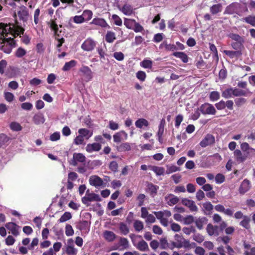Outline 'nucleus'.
<instances>
[{"instance_id": "nucleus-1", "label": "nucleus", "mask_w": 255, "mask_h": 255, "mask_svg": "<svg viewBox=\"0 0 255 255\" xmlns=\"http://www.w3.org/2000/svg\"><path fill=\"white\" fill-rule=\"evenodd\" d=\"M24 29L18 25H15L12 23L4 24L0 23V49L4 52L9 54L12 49L15 46V42L13 38H6L5 36L8 34L16 37L20 33H24Z\"/></svg>"}, {"instance_id": "nucleus-2", "label": "nucleus", "mask_w": 255, "mask_h": 255, "mask_svg": "<svg viewBox=\"0 0 255 255\" xmlns=\"http://www.w3.org/2000/svg\"><path fill=\"white\" fill-rule=\"evenodd\" d=\"M101 200L102 199L99 195L94 193H90L89 190H88L86 191L85 196L82 198V202L86 206H89L91 202H98L101 201Z\"/></svg>"}, {"instance_id": "nucleus-3", "label": "nucleus", "mask_w": 255, "mask_h": 255, "mask_svg": "<svg viewBox=\"0 0 255 255\" xmlns=\"http://www.w3.org/2000/svg\"><path fill=\"white\" fill-rule=\"evenodd\" d=\"M198 110L203 115H214L216 113L215 107L212 104L208 103L202 104Z\"/></svg>"}, {"instance_id": "nucleus-4", "label": "nucleus", "mask_w": 255, "mask_h": 255, "mask_svg": "<svg viewBox=\"0 0 255 255\" xmlns=\"http://www.w3.org/2000/svg\"><path fill=\"white\" fill-rule=\"evenodd\" d=\"M89 183L91 185L97 188L104 187L106 186V183L102 178L97 175H92L89 177Z\"/></svg>"}, {"instance_id": "nucleus-5", "label": "nucleus", "mask_w": 255, "mask_h": 255, "mask_svg": "<svg viewBox=\"0 0 255 255\" xmlns=\"http://www.w3.org/2000/svg\"><path fill=\"white\" fill-rule=\"evenodd\" d=\"M96 45V42L92 38H89L82 43L81 48L84 51H91L94 49Z\"/></svg>"}, {"instance_id": "nucleus-6", "label": "nucleus", "mask_w": 255, "mask_h": 255, "mask_svg": "<svg viewBox=\"0 0 255 255\" xmlns=\"http://www.w3.org/2000/svg\"><path fill=\"white\" fill-rule=\"evenodd\" d=\"M175 240L178 243H174V246L177 248H180L182 247L187 248L190 246L189 242L186 240L182 239L181 236L178 234H176L174 236Z\"/></svg>"}, {"instance_id": "nucleus-7", "label": "nucleus", "mask_w": 255, "mask_h": 255, "mask_svg": "<svg viewBox=\"0 0 255 255\" xmlns=\"http://www.w3.org/2000/svg\"><path fill=\"white\" fill-rule=\"evenodd\" d=\"M215 137L210 134H207L204 138L200 141V145L202 147H206L208 146L211 145L215 142Z\"/></svg>"}, {"instance_id": "nucleus-8", "label": "nucleus", "mask_w": 255, "mask_h": 255, "mask_svg": "<svg viewBox=\"0 0 255 255\" xmlns=\"http://www.w3.org/2000/svg\"><path fill=\"white\" fill-rule=\"evenodd\" d=\"M85 156L81 153H74L72 159L70 161V164L73 166H76L78 162L83 163L85 161Z\"/></svg>"}, {"instance_id": "nucleus-9", "label": "nucleus", "mask_w": 255, "mask_h": 255, "mask_svg": "<svg viewBox=\"0 0 255 255\" xmlns=\"http://www.w3.org/2000/svg\"><path fill=\"white\" fill-rule=\"evenodd\" d=\"M80 72L83 74L86 82L90 81L93 78V72L92 70L86 66H82L79 70Z\"/></svg>"}, {"instance_id": "nucleus-10", "label": "nucleus", "mask_w": 255, "mask_h": 255, "mask_svg": "<svg viewBox=\"0 0 255 255\" xmlns=\"http://www.w3.org/2000/svg\"><path fill=\"white\" fill-rule=\"evenodd\" d=\"M127 138L128 134L124 130L118 132L113 135L114 141L116 143H120L123 140H126Z\"/></svg>"}, {"instance_id": "nucleus-11", "label": "nucleus", "mask_w": 255, "mask_h": 255, "mask_svg": "<svg viewBox=\"0 0 255 255\" xmlns=\"http://www.w3.org/2000/svg\"><path fill=\"white\" fill-rule=\"evenodd\" d=\"M5 226L7 230L10 231L11 233L13 235L15 236L18 235V229L19 228V227L16 224L13 222H8L5 224Z\"/></svg>"}, {"instance_id": "nucleus-12", "label": "nucleus", "mask_w": 255, "mask_h": 255, "mask_svg": "<svg viewBox=\"0 0 255 255\" xmlns=\"http://www.w3.org/2000/svg\"><path fill=\"white\" fill-rule=\"evenodd\" d=\"M207 232L210 236H217L219 235V227L209 224L207 226Z\"/></svg>"}, {"instance_id": "nucleus-13", "label": "nucleus", "mask_w": 255, "mask_h": 255, "mask_svg": "<svg viewBox=\"0 0 255 255\" xmlns=\"http://www.w3.org/2000/svg\"><path fill=\"white\" fill-rule=\"evenodd\" d=\"M250 188V182L247 179H245L242 182L239 191L240 194H244L248 191Z\"/></svg>"}, {"instance_id": "nucleus-14", "label": "nucleus", "mask_w": 255, "mask_h": 255, "mask_svg": "<svg viewBox=\"0 0 255 255\" xmlns=\"http://www.w3.org/2000/svg\"><path fill=\"white\" fill-rule=\"evenodd\" d=\"M239 7L238 3H232L226 8L225 13L229 14L236 13L238 11Z\"/></svg>"}, {"instance_id": "nucleus-15", "label": "nucleus", "mask_w": 255, "mask_h": 255, "mask_svg": "<svg viewBox=\"0 0 255 255\" xmlns=\"http://www.w3.org/2000/svg\"><path fill=\"white\" fill-rule=\"evenodd\" d=\"M90 24H94L102 28H106L109 26V25L104 19L99 17L94 18L90 22Z\"/></svg>"}, {"instance_id": "nucleus-16", "label": "nucleus", "mask_w": 255, "mask_h": 255, "mask_svg": "<svg viewBox=\"0 0 255 255\" xmlns=\"http://www.w3.org/2000/svg\"><path fill=\"white\" fill-rule=\"evenodd\" d=\"M76 228L80 231L87 233L90 230V225L87 221H83L79 222L76 225Z\"/></svg>"}, {"instance_id": "nucleus-17", "label": "nucleus", "mask_w": 255, "mask_h": 255, "mask_svg": "<svg viewBox=\"0 0 255 255\" xmlns=\"http://www.w3.org/2000/svg\"><path fill=\"white\" fill-rule=\"evenodd\" d=\"M101 148V145L98 143H93L88 144L86 147V150L89 153L94 151H98Z\"/></svg>"}, {"instance_id": "nucleus-18", "label": "nucleus", "mask_w": 255, "mask_h": 255, "mask_svg": "<svg viewBox=\"0 0 255 255\" xmlns=\"http://www.w3.org/2000/svg\"><path fill=\"white\" fill-rule=\"evenodd\" d=\"M182 203L184 205L189 207L191 211H196L198 209L194 202L192 200L184 199L182 200Z\"/></svg>"}, {"instance_id": "nucleus-19", "label": "nucleus", "mask_w": 255, "mask_h": 255, "mask_svg": "<svg viewBox=\"0 0 255 255\" xmlns=\"http://www.w3.org/2000/svg\"><path fill=\"white\" fill-rule=\"evenodd\" d=\"M78 133L81 135L85 139H88L93 135L92 131L85 128L79 129Z\"/></svg>"}, {"instance_id": "nucleus-20", "label": "nucleus", "mask_w": 255, "mask_h": 255, "mask_svg": "<svg viewBox=\"0 0 255 255\" xmlns=\"http://www.w3.org/2000/svg\"><path fill=\"white\" fill-rule=\"evenodd\" d=\"M32 120L34 123L36 125L42 124L45 121L43 114L40 113L35 114Z\"/></svg>"}, {"instance_id": "nucleus-21", "label": "nucleus", "mask_w": 255, "mask_h": 255, "mask_svg": "<svg viewBox=\"0 0 255 255\" xmlns=\"http://www.w3.org/2000/svg\"><path fill=\"white\" fill-rule=\"evenodd\" d=\"M165 200L169 206H173L178 203L179 198L173 194H169L165 197Z\"/></svg>"}, {"instance_id": "nucleus-22", "label": "nucleus", "mask_w": 255, "mask_h": 255, "mask_svg": "<svg viewBox=\"0 0 255 255\" xmlns=\"http://www.w3.org/2000/svg\"><path fill=\"white\" fill-rule=\"evenodd\" d=\"M234 155L237 161L241 162L244 161L247 157V155L246 154H243L239 149H236L234 151Z\"/></svg>"}, {"instance_id": "nucleus-23", "label": "nucleus", "mask_w": 255, "mask_h": 255, "mask_svg": "<svg viewBox=\"0 0 255 255\" xmlns=\"http://www.w3.org/2000/svg\"><path fill=\"white\" fill-rule=\"evenodd\" d=\"M157 219L161 218L168 219L171 216V213L169 211L164 210L163 211L154 212Z\"/></svg>"}, {"instance_id": "nucleus-24", "label": "nucleus", "mask_w": 255, "mask_h": 255, "mask_svg": "<svg viewBox=\"0 0 255 255\" xmlns=\"http://www.w3.org/2000/svg\"><path fill=\"white\" fill-rule=\"evenodd\" d=\"M120 10L125 15H130L133 12L132 7L128 4H125L122 8H120Z\"/></svg>"}, {"instance_id": "nucleus-25", "label": "nucleus", "mask_w": 255, "mask_h": 255, "mask_svg": "<svg viewBox=\"0 0 255 255\" xmlns=\"http://www.w3.org/2000/svg\"><path fill=\"white\" fill-rule=\"evenodd\" d=\"M103 236L105 239L108 242H113L116 239V234L110 231H105L103 233Z\"/></svg>"}, {"instance_id": "nucleus-26", "label": "nucleus", "mask_w": 255, "mask_h": 255, "mask_svg": "<svg viewBox=\"0 0 255 255\" xmlns=\"http://www.w3.org/2000/svg\"><path fill=\"white\" fill-rule=\"evenodd\" d=\"M229 38L235 41L234 42L240 43H244L245 42V39L244 37L241 36L239 34L231 33L228 35Z\"/></svg>"}, {"instance_id": "nucleus-27", "label": "nucleus", "mask_w": 255, "mask_h": 255, "mask_svg": "<svg viewBox=\"0 0 255 255\" xmlns=\"http://www.w3.org/2000/svg\"><path fill=\"white\" fill-rule=\"evenodd\" d=\"M136 248L140 251L145 252L149 250L147 243L144 240L139 241L136 245Z\"/></svg>"}, {"instance_id": "nucleus-28", "label": "nucleus", "mask_w": 255, "mask_h": 255, "mask_svg": "<svg viewBox=\"0 0 255 255\" xmlns=\"http://www.w3.org/2000/svg\"><path fill=\"white\" fill-rule=\"evenodd\" d=\"M117 149L120 152L129 151L131 149L130 144L128 142L123 143L117 146Z\"/></svg>"}, {"instance_id": "nucleus-29", "label": "nucleus", "mask_w": 255, "mask_h": 255, "mask_svg": "<svg viewBox=\"0 0 255 255\" xmlns=\"http://www.w3.org/2000/svg\"><path fill=\"white\" fill-rule=\"evenodd\" d=\"M223 9L222 5L221 3H218L213 5L210 7V12L213 14H216L222 11Z\"/></svg>"}, {"instance_id": "nucleus-30", "label": "nucleus", "mask_w": 255, "mask_h": 255, "mask_svg": "<svg viewBox=\"0 0 255 255\" xmlns=\"http://www.w3.org/2000/svg\"><path fill=\"white\" fill-rule=\"evenodd\" d=\"M135 125L136 128H141L143 126L147 127L149 125L148 122L145 119H139L135 123Z\"/></svg>"}, {"instance_id": "nucleus-31", "label": "nucleus", "mask_w": 255, "mask_h": 255, "mask_svg": "<svg viewBox=\"0 0 255 255\" xmlns=\"http://www.w3.org/2000/svg\"><path fill=\"white\" fill-rule=\"evenodd\" d=\"M133 226L135 231L137 232L141 231L144 228L143 222L138 220H136L134 221Z\"/></svg>"}, {"instance_id": "nucleus-32", "label": "nucleus", "mask_w": 255, "mask_h": 255, "mask_svg": "<svg viewBox=\"0 0 255 255\" xmlns=\"http://www.w3.org/2000/svg\"><path fill=\"white\" fill-rule=\"evenodd\" d=\"M77 62L72 60L69 62L65 63L64 66L62 68V70L64 71H67L70 70L72 68L75 67L76 65Z\"/></svg>"}, {"instance_id": "nucleus-33", "label": "nucleus", "mask_w": 255, "mask_h": 255, "mask_svg": "<svg viewBox=\"0 0 255 255\" xmlns=\"http://www.w3.org/2000/svg\"><path fill=\"white\" fill-rule=\"evenodd\" d=\"M207 219L205 217L199 218L197 219L195 221V224L197 227L201 230L203 226L207 223Z\"/></svg>"}, {"instance_id": "nucleus-34", "label": "nucleus", "mask_w": 255, "mask_h": 255, "mask_svg": "<svg viewBox=\"0 0 255 255\" xmlns=\"http://www.w3.org/2000/svg\"><path fill=\"white\" fill-rule=\"evenodd\" d=\"M242 21H245L255 27V15H249L242 19Z\"/></svg>"}, {"instance_id": "nucleus-35", "label": "nucleus", "mask_w": 255, "mask_h": 255, "mask_svg": "<svg viewBox=\"0 0 255 255\" xmlns=\"http://www.w3.org/2000/svg\"><path fill=\"white\" fill-rule=\"evenodd\" d=\"M82 16L84 21H88L92 18L93 12L90 10L86 9L83 11Z\"/></svg>"}, {"instance_id": "nucleus-36", "label": "nucleus", "mask_w": 255, "mask_h": 255, "mask_svg": "<svg viewBox=\"0 0 255 255\" xmlns=\"http://www.w3.org/2000/svg\"><path fill=\"white\" fill-rule=\"evenodd\" d=\"M136 21L134 19H128L125 18L124 19V25L127 28L132 29Z\"/></svg>"}, {"instance_id": "nucleus-37", "label": "nucleus", "mask_w": 255, "mask_h": 255, "mask_svg": "<svg viewBox=\"0 0 255 255\" xmlns=\"http://www.w3.org/2000/svg\"><path fill=\"white\" fill-rule=\"evenodd\" d=\"M250 218L248 216H245L242 221L240 223V225L246 229H249L250 227Z\"/></svg>"}, {"instance_id": "nucleus-38", "label": "nucleus", "mask_w": 255, "mask_h": 255, "mask_svg": "<svg viewBox=\"0 0 255 255\" xmlns=\"http://www.w3.org/2000/svg\"><path fill=\"white\" fill-rule=\"evenodd\" d=\"M151 169L158 176L163 175L165 172L164 168L163 167L153 166Z\"/></svg>"}, {"instance_id": "nucleus-39", "label": "nucleus", "mask_w": 255, "mask_h": 255, "mask_svg": "<svg viewBox=\"0 0 255 255\" xmlns=\"http://www.w3.org/2000/svg\"><path fill=\"white\" fill-rule=\"evenodd\" d=\"M72 218V215L69 212H66L61 216L60 218L58 220L59 223L65 222Z\"/></svg>"}, {"instance_id": "nucleus-40", "label": "nucleus", "mask_w": 255, "mask_h": 255, "mask_svg": "<svg viewBox=\"0 0 255 255\" xmlns=\"http://www.w3.org/2000/svg\"><path fill=\"white\" fill-rule=\"evenodd\" d=\"M107 42L112 43L116 39L115 33L112 31H108L105 37Z\"/></svg>"}, {"instance_id": "nucleus-41", "label": "nucleus", "mask_w": 255, "mask_h": 255, "mask_svg": "<svg viewBox=\"0 0 255 255\" xmlns=\"http://www.w3.org/2000/svg\"><path fill=\"white\" fill-rule=\"evenodd\" d=\"M222 97L226 99H229L234 96L233 95V88H229L224 90L222 92Z\"/></svg>"}, {"instance_id": "nucleus-42", "label": "nucleus", "mask_w": 255, "mask_h": 255, "mask_svg": "<svg viewBox=\"0 0 255 255\" xmlns=\"http://www.w3.org/2000/svg\"><path fill=\"white\" fill-rule=\"evenodd\" d=\"M66 253L68 255H76L77 250L73 245H68L66 249Z\"/></svg>"}, {"instance_id": "nucleus-43", "label": "nucleus", "mask_w": 255, "mask_h": 255, "mask_svg": "<svg viewBox=\"0 0 255 255\" xmlns=\"http://www.w3.org/2000/svg\"><path fill=\"white\" fill-rule=\"evenodd\" d=\"M17 15L20 19L25 21L27 18L28 12L25 9V8H21L20 10L18 11Z\"/></svg>"}, {"instance_id": "nucleus-44", "label": "nucleus", "mask_w": 255, "mask_h": 255, "mask_svg": "<svg viewBox=\"0 0 255 255\" xmlns=\"http://www.w3.org/2000/svg\"><path fill=\"white\" fill-rule=\"evenodd\" d=\"M165 125V121L164 119H162L160 121L158 127V130L157 133V136H162L164 132V126Z\"/></svg>"}, {"instance_id": "nucleus-45", "label": "nucleus", "mask_w": 255, "mask_h": 255, "mask_svg": "<svg viewBox=\"0 0 255 255\" xmlns=\"http://www.w3.org/2000/svg\"><path fill=\"white\" fill-rule=\"evenodd\" d=\"M119 229L121 233L124 235H126L129 233V229L128 227L126 224L124 223H120Z\"/></svg>"}, {"instance_id": "nucleus-46", "label": "nucleus", "mask_w": 255, "mask_h": 255, "mask_svg": "<svg viewBox=\"0 0 255 255\" xmlns=\"http://www.w3.org/2000/svg\"><path fill=\"white\" fill-rule=\"evenodd\" d=\"M220 93L217 91L211 92L209 95L210 100L212 102H215L218 100L220 99Z\"/></svg>"}, {"instance_id": "nucleus-47", "label": "nucleus", "mask_w": 255, "mask_h": 255, "mask_svg": "<svg viewBox=\"0 0 255 255\" xmlns=\"http://www.w3.org/2000/svg\"><path fill=\"white\" fill-rule=\"evenodd\" d=\"M140 65L144 68L151 69L152 67V61L150 60L144 59L140 62Z\"/></svg>"}, {"instance_id": "nucleus-48", "label": "nucleus", "mask_w": 255, "mask_h": 255, "mask_svg": "<svg viewBox=\"0 0 255 255\" xmlns=\"http://www.w3.org/2000/svg\"><path fill=\"white\" fill-rule=\"evenodd\" d=\"M166 167H167V169H166V173L168 174L180 170V168L179 167H178L174 165H167L166 166Z\"/></svg>"}, {"instance_id": "nucleus-49", "label": "nucleus", "mask_w": 255, "mask_h": 255, "mask_svg": "<svg viewBox=\"0 0 255 255\" xmlns=\"http://www.w3.org/2000/svg\"><path fill=\"white\" fill-rule=\"evenodd\" d=\"M26 54V51L22 47H19L15 52V55L17 58H21Z\"/></svg>"}, {"instance_id": "nucleus-50", "label": "nucleus", "mask_w": 255, "mask_h": 255, "mask_svg": "<svg viewBox=\"0 0 255 255\" xmlns=\"http://www.w3.org/2000/svg\"><path fill=\"white\" fill-rule=\"evenodd\" d=\"M203 207L206 214H210L213 209V206L210 202L204 203L203 204Z\"/></svg>"}, {"instance_id": "nucleus-51", "label": "nucleus", "mask_w": 255, "mask_h": 255, "mask_svg": "<svg viewBox=\"0 0 255 255\" xmlns=\"http://www.w3.org/2000/svg\"><path fill=\"white\" fill-rule=\"evenodd\" d=\"M10 128L13 131H20L22 129V127L20 125L16 122H12L10 124Z\"/></svg>"}, {"instance_id": "nucleus-52", "label": "nucleus", "mask_w": 255, "mask_h": 255, "mask_svg": "<svg viewBox=\"0 0 255 255\" xmlns=\"http://www.w3.org/2000/svg\"><path fill=\"white\" fill-rule=\"evenodd\" d=\"M136 77L140 81L143 82L145 81L146 77V73L142 71H138L136 73Z\"/></svg>"}, {"instance_id": "nucleus-53", "label": "nucleus", "mask_w": 255, "mask_h": 255, "mask_svg": "<svg viewBox=\"0 0 255 255\" xmlns=\"http://www.w3.org/2000/svg\"><path fill=\"white\" fill-rule=\"evenodd\" d=\"M120 244L123 249H126L128 248L129 242L127 239L125 238H121L120 240Z\"/></svg>"}, {"instance_id": "nucleus-54", "label": "nucleus", "mask_w": 255, "mask_h": 255, "mask_svg": "<svg viewBox=\"0 0 255 255\" xmlns=\"http://www.w3.org/2000/svg\"><path fill=\"white\" fill-rule=\"evenodd\" d=\"M246 94V92L244 90L237 89V88H233V95L234 96H245Z\"/></svg>"}, {"instance_id": "nucleus-55", "label": "nucleus", "mask_w": 255, "mask_h": 255, "mask_svg": "<svg viewBox=\"0 0 255 255\" xmlns=\"http://www.w3.org/2000/svg\"><path fill=\"white\" fill-rule=\"evenodd\" d=\"M112 18L114 21V23L118 25L121 26L122 25V20L121 18L117 14H113L112 16Z\"/></svg>"}, {"instance_id": "nucleus-56", "label": "nucleus", "mask_w": 255, "mask_h": 255, "mask_svg": "<svg viewBox=\"0 0 255 255\" xmlns=\"http://www.w3.org/2000/svg\"><path fill=\"white\" fill-rule=\"evenodd\" d=\"M74 230L70 225H67L65 227V234L67 236H71L74 234Z\"/></svg>"}, {"instance_id": "nucleus-57", "label": "nucleus", "mask_w": 255, "mask_h": 255, "mask_svg": "<svg viewBox=\"0 0 255 255\" xmlns=\"http://www.w3.org/2000/svg\"><path fill=\"white\" fill-rule=\"evenodd\" d=\"M84 138L79 134L74 140V143L76 145H81L84 143Z\"/></svg>"}, {"instance_id": "nucleus-58", "label": "nucleus", "mask_w": 255, "mask_h": 255, "mask_svg": "<svg viewBox=\"0 0 255 255\" xmlns=\"http://www.w3.org/2000/svg\"><path fill=\"white\" fill-rule=\"evenodd\" d=\"M225 177L224 175L222 174L219 173L216 175L215 177L216 182L218 184H221L225 181Z\"/></svg>"}, {"instance_id": "nucleus-59", "label": "nucleus", "mask_w": 255, "mask_h": 255, "mask_svg": "<svg viewBox=\"0 0 255 255\" xmlns=\"http://www.w3.org/2000/svg\"><path fill=\"white\" fill-rule=\"evenodd\" d=\"M132 29L135 32H142L144 31L143 27L139 23L136 22L135 23Z\"/></svg>"}, {"instance_id": "nucleus-60", "label": "nucleus", "mask_w": 255, "mask_h": 255, "mask_svg": "<svg viewBox=\"0 0 255 255\" xmlns=\"http://www.w3.org/2000/svg\"><path fill=\"white\" fill-rule=\"evenodd\" d=\"M193 239L199 243H202L204 240V236L200 234H195L193 236Z\"/></svg>"}, {"instance_id": "nucleus-61", "label": "nucleus", "mask_w": 255, "mask_h": 255, "mask_svg": "<svg viewBox=\"0 0 255 255\" xmlns=\"http://www.w3.org/2000/svg\"><path fill=\"white\" fill-rule=\"evenodd\" d=\"M5 99L8 102H11L13 100L14 95L11 93L6 92L4 93Z\"/></svg>"}, {"instance_id": "nucleus-62", "label": "nucleus", "mask_w": 255, "mask_h": 255, "mask_svg": "<svg viewBox=\"0 0 255 255\" xmlns=\"http://www.w3.org/2000/svg\"><path fill=\"white\" fill-rule=\"evenodd\" d=\"M73 21L77 24H81L84 22V18L82 15H76L73 17Z\"/></svg>"}, {"instance_id": "nucleus-63", "label": "nucleus", "mask_w": 255, "mask_h": 255, "mask_svg": "<svg viewBox=\"0 0 255 255\" xmlns=\"http://www.w3.org/2000/svg\"><path fill=\"white\" fill-rule=\"evenodd\" d=\"M114 57L118 61H122L124 58V55L121 52H116L113 54Z\"/></svg>"}, {"instance_id": "nucleus-64", "label": "nucleus", "mask_w": 255, "mask_h": 255, "mask_svg": "<svg viewBox=\"0 0 255 255\" xmlns=\"http://www.w3.org/2000/svg\"><path fill=\"white\" fill-rule=\"evenodd\" d=\"M15 239L11 236H8L5 239V244L7 246H11L14 244Z\"/></svg>"}]
</instances>
